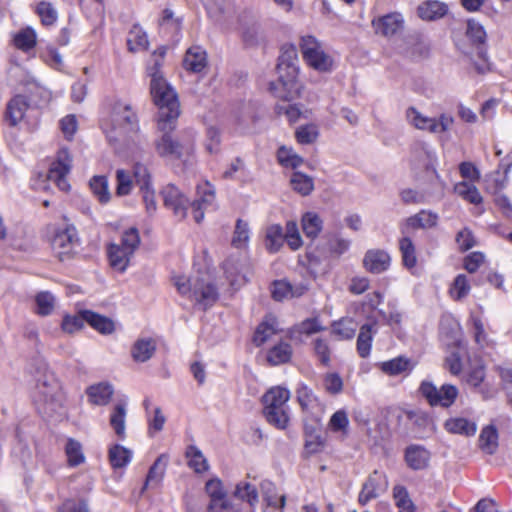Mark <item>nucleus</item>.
Wrapping results in <instances>:
<instances>
[{"mask_svg":"<svg viewBox=\"0 0 512 512\" xmlns=\"http://www.w3.org/2000/svg\"><path fill=\"white\" fill-rule=\"evenodd\" d=\"M207 64L206 52L199 46L189 48L183 60V66L191 72L202 71Z\"/></svg>","mask_w":512,"mask_h":512,"instance_id":"nucleus-28","label":"nucleus"},{"mask_svg":"<svg viewBox=\"0 0 512 512\" xmlns=\"http://www.w3.org/2000/svg\"><path fill=\"white\" fill-rule=\"evenodd\" d=\"M324 329L325 328L322 326L318 318H308L295 325L292 331L294 333L305 334L309 336Z\"/></svg>","mask_w":512,"mask_h":512,"instance_id":"nucleus-63","label":"nucleus"},{"mask_svg":"<svg viewBox=\"0 0 512 512\" xmlns=\"http://www.w3.org/2000/svg\"><path fill=\"white\" fill-rule=\"evenodd\" d=\"M278 160L281 165L291 167L293 169L299 167L303 163V158L293 152L292 149L281 147L277 153Z\"/></svg>","mask_w":512,"mask_h":512,"instance_id":"nucleus-61","label":"nucleus"},{"mask_svg":"<svg viewBox=\"0 0 512 512\" xmlns=\"http://www.w3.org/2000/svg\"><path fill=\"white\" fill-rule=\"evenodd\" d=\"M438 216L430 211L422 210L419 213L409 217L403 225L402 234H409L410 230L429 229L436 226Z\"/></svg>","mask_w":512,"mask_h":512,"instance_id":"nucleus-23","label":"nucleus"},{"mask_svg":"<svg viewBox=\"0 0 512 512\" xmlns=\"http://www.w3.org/2000/svg\"><path fill=\"white\" fill-rule=\"evenodd\" d=\"M89 187L92 194L101 204H107L111 199L108 179L103 175H95L89 181Z\"/></svg>","mask_w":512,"mask_h":512,"instance_id":"nucleus-36","label":"nucleus"},{"mask_svg":"<svg viewBox=\"0 0 512 512\" xmlns=\"http://www.w3.org/2000/svg\"><path fill=\"white\" fill-rule=\"evenodd\" d=\"M284 243L283 228L279 224H272L266 228L265 248L269 253L278 252Z\"/></svg>","mask_w":512,"mask_h":512,"instance_id":"nucleus-34","label":"nucleus"},{"mask_svg":"<svg viewBox=\"0 0 512 512\" xmlns=\"http://www.w3.org/2000/svg\"><path fill=\"white\" fill-rule=\"evenodd\" d=\"M363 264L369 272L378 274L388 269L390 265V256L384 250H369L364 256Z\"/></svg>","mask_w":512,"mask_h":512,"instance_id":"nucleus-24","label":"nucleus"},{"mask_svg":"<svg viewBox=\"0 0 512 512\" xmlns=\"http://www.w3.org/2000/svg\"><path fill=\"white\" fill-rule=\"evenodd\" d=\"M454 191L463 199L469 201L472 204H479L482 202V196L475 185L468 182L457 183L454 187Z\"/></svg>","mask_w":512,"mask_h":512,"instance_id":"nucleus-49","label":"nucleus"},{"mask_svg":"<svg viewBox=\"0 0 512 512\" xmlns=\"http://www.w3.org/2000/svg\"><path fill=\"white\" fill-rule=\"evenodd\" d=\"M168 459L169 458L166 454H161L155 460V462L148 471L142 491L145 490L147 487H155L162 481L163 476L165 474Z\"/></svg>","mask_w":512,"mask_h":512,"instance_id":"nucleus-30","label":"nucleus"},{"mask_svg":"<svg viewBox=\"0 0 512 512\" xmlns=\"http://www.w3.org/2000/svg\"><path fill=\"white\" fill-rule=\"evenodd\" d=\"M147 33L138 25L130 28V51H144L148 48Z\"/></svg>","mask_w":512,"mask_h":512,"instance_id":"nucleus-51","label":"nucleus"},{"mask_svg":"<svg viewBox=\"0 0 512 512\" xmlns=\"http://www.w3.org/2000/svg\"><path fill=\"white\" fill-rule=\"evenodd\" d=\"M178 293L194 302L199 308L206 310L218 300V290L207 275H195L187 277L176 275L172 278Z\"/></svg>","mask_w":512,"mask_h":512,"instance_id":"nucleus-5","label":"nucleus"},{"mask_svg":"<svg viewBox=\"0 0 512 512\" xmlns=\"http://www.w3.org/2000/svg\"><path fill=\"white\" fill-rule=\"evenodd\" d=\"M284 241L293 251H296L302 247L303 240L300 235L298 225L295 221H288L286 223Z\"/></svg>","mask_w":512,"mask_h":512,"instance_id":"nucleus-48","label":"nucleus"},{"mask_svg":"<svg viewBox=\"0 0 512 512\" xmlns=\"http://www.w3.org/2000/svg\"><path fill=\"white\" fill-rule=\"evenodd\" d=\"M447 10V6L442 2L426 1L418 7L417 13L422 20L434 21L445 16Z\"/></svg>","mask_w":512,"mask_h":512,"instance_id":"nucleus-31","label":"nucleus"},{"mask_svg":"<svg viewBox=\"0 0 512 512\" xmlns=\"http://www.w3.org/2000/svg\"><path fill=\"white\" fill-rule=\"evenodd\" d=\"M312 345L314 355L319 360V362L324 366H328L331 360V349L327 340L323 338H316L312 342Z\"/></svg>","mask_w":512,"mask_h":512,"instance_id":"nucleus-58","label":"nucleus"},{"mask_svg":"<svg viewBox=\"0 0 512 512\" xmlns=\"http://www.w3.org/2000/svg\"><path fill=\"white\" fill-rule=\"evenodd\" d=\"M156 349V338L148 335H142L135 340L130 354L135 362L145 363L154 356Z\"/></svg>","mask_w":512,"mask_h":512,"instance_id":"nucleus-20","label":"nucleus"},{"mask_svg":"<svg viewBox=\"0 0 512 512\" xmlns=\"http://www.w3.org/2000/svg\"><path fill=\"white\" fill-rule=\"evenodd\" d=\"M108 457L114 470L124 468L128 462V449L116 444L109 449Z\"/></svg>","mask_w":512,"mask_h":512,"instance_id":"nucleus-54","label":"nucleus"},{"mask_svg":"<svg viewBox=\"0 0 512 512\" xmlns=\"http://www.w3.org/2000/svg\"><path fill=\"white\" fill-rule=\"evenodd\" d=\"M107 254L111 267L123 273L128 266V230L122 233L121 245L111 243Z\"/></svg>","mask_w":512,"mask_h":512,"instance_id":"nucleus-17","label":"nucleus"},{"mask_svg":"<svg viewBox=\"0 0 512 512\" xmlns=\"http://www.w3.org/2000/svg\"><path fill=\"white\" fill-rule=\"evenodd\" d=\"M87 401L92 406H106L114 395V387L108 381H101L89 385L85 389Z\"/></svg>","mask_w":512,"mask_h":512,"instance_id":"nucleus-18","label":"nucleus"},{"mask_svg":"<svg viewBox=\"0 0 512 512\" xmlns=\"http://www.w3.org/2000/svg\"><path fill=\"white\" fill-rule=\"evenodd\" d=\"M185 456L187 464L195 473H204L209 469V464L202 451L195 445L187 447Z\"/></svg>","mask_w":512,"mask_h":512,"instance_id":"nucleus-38","label":"nucleus"},{"mask_svg":"<svg viewBox=\"0 0 512 512\" xmlns=\"http://www.w3.org/2000/svg\"><path fill=\"white\" fill-rule=\"evenodd\" d=\"M28 108V99L21 94L15 95L6 105L4 121L11 127L17 126L23 120Z\"/></svg>","mask_w":512,"mask_h":512,"instance_id":"nucleus-19","label":"nucleus"},{"mask_svg":"<svg viewBox=\"0 0 512 512\" xmlns=\"http://www.w3.org/2000/svg\"><path fill=\"white\" fill-rule=\"evenodd\" d=\"M430 459V452L421 445H409L404 451V460L406 465L415 471L426 469L429 466Z\"/></svg>","mask_w":512,"mask_h":512,"instance_id":"nucleus-21","label":"nucleus"},{"mask_svg":"<svg viewBox=\"0 0 512 512\" xmlns=\"http://www.w3.org/2000/svg\"><path fill=\"white\" fill-rule=\"evenodd\" d=\"M151 95L158 107V121L164 129L171 128L172 122H177L180 115L178 95L164 78L151 80Z\"/></svg>","mask_w":512,"mask_h":512,"instance_id":"nucleus-7","label":"nucleus"},{"mask_svg":"<svg viewBox=\"0 0 512 512\" xmlns=\"http://www.w3.org/2000/svg\"><path fill=\"white\" fill-rule=\"evenodd\" d=\"M478 444L482 452L493 455L499 445L497 428L492 424L483 427L479 435Z\"/></svg>","mask_w":512,"mask_h":512,"instance_id":"nucleus-26","label":"nucleus"},{"mask_svg":"<svg viewBox=\"0 0 512 512\" xmlns=\"http://www.w3.org/2000/svg\"><path fill=\"white\" fill-rule=\"evenodd\" d=\"M65 395L60 382L54 374L43 366V373L36 379L35 405L38 412L46 418L62 415Z\"/></svg>","mask_w":512,"mask_h":512,"instance_id":"nucleus-4","label":"nucleus"},{"mask_svg":"<svg viewBox=\"0 0 512 512\" xmlns=\"http://www.w3.org/2000/svg\"><path fill=\"white\" fill-rule=\"evenodd\" d=\"M234 495L237 498L246 501L252 509H254L258 503L257 489L250 483L240 482L237 484Z\"/></svg>","mask_w":512,"mask_h":512,"instance_id":"nucleus-46","label":"nucleus"},{"mask_svg":"<svg viewBox=\"0 0 512 512\" xmlns=\"http://www.w3.org/2000/svg\"><path fill=\"white\" fill-rule=\"evenodd\" d=\"M332 332L341 339H351L356 332V324L352 319H342L333 324Z\"/></svg>","mask_w":512,"mask_h":512,"instance_id":"nucleus-62","label":"nucleus"},{"mask_svg":"<svg viewBox=\"0 0 512 512\" xmlns=\"http://www.w3.org/2000/svg\"><path fill=\"white\" fill-rule=\"evenodd\" d=\"M161 29L168 33H177L180 30L181 21L175 17L171 9H164L159 20Z\"/></svg>","mask_w":512,"mask_h":512,"instance_id":"nucleus-57","label":"nucleus"},{"mask_svg":"<svg viewBox=\"0 0 512 512\" xmlns=\"http://www.w3.org/2000/svg\"><path fill=\"white\" fill-rule=\"evenodd\" d=\"M261 491L263 493L264 500L270 508H283L285 505V496L282 495L279 498L275 495L274 484L268 480L261 483Z\"/></svg>","mask_w":512,"mask_h":512,"instance_id":"nucleus-53","label":"nucleus"},{"mask_svg":"<svg viewBox=\"0 0 512 512\" xmlns=\"http://www.w3.org/2000/svg\"><path fill=\"white\" fill-rule=\"evenodd\" d=\"M176 125L177 122H172L170 125L171 128L164 129L161 127L160 123H157V129L160 135L155 141V150L162 158L186 161L185 157L191 155L193 152V145H183L173 139L171 133L176 129Z\"/></svg>","mask_w":512,"mask_h":512,"instance_id":"nucleus-8","label":"nucleus"},{"mask_svg":"<svg viewBox=\"0 0 512 512\" xmlns=\"http://www.w3.org/2000/svg\"><path fill=\"white\" fill-rule=\"evenodd\" d=\"M151 95L158 107V121L164 129L171 128L172 122H177L180 115L178 95L164 78L151 80Z\"/></svg>","mask_w":512,"mask_h":512,"instance_id":"nucleus-6","label":"nucleus"},{"mask_svg":"<svg viewBox=\"0 0 512 512\" xmlns=\"http://www.w3.org/2000/svg\"><path fill=\"white\" fill-rule=\"evenodd\" d=\"M445 429L453 434H459L463 436H474L477 431V424L464 417H453L446 420Z\"/></svg>","mask_w":512,"mask_h":512,"instance_id":"nucleus-27","label":"nucleus"},{"mask_svg":"<svg viewBox=\"0 0 512 512\" xmlns=\"http://www.w3.org/2000/svg\"><path fill=\"white\" fill-rule=\"evenodd\" d=\"M470 291V285L464 274H459L453 281L450 288V295L455 300H461L466 297Z\"/></svg>","mask_w":512,"mask_h":512,"instance_id":"nucleus-59","label":"nucleus"},{"mask_svg":"<svg viewBox=\"0 0 512 512\" xmlns=\"http://www.w3.org/2000/svg\"><path fill=\"white\" fill-rule=\"evenodd\" d=\"M290 392L284 387H272L263 396L264 407H287Z\"/></svg>","mask_w":512,"mask_h":512,"instance_id":"nucleus-37","label":"nucleus"},{"mask_svg":"<svg viewBox=\"0 0 512 512\" xmlns=\"http://www.w3.org/2000/svg\"><path fill=\"white\" fill-rule=\"evenodd\" d=\"M405 115L407 122L415 129L431 134L445 133L454 123V118L449 114L442 113L438 118L428 117L415 107H409Z\"/></svg>","mask_w":512,"mask_h":512,"instance_id":"nucleus-9","label":"nucleus"},{"mask_svg":"<svg viewBox=\"0 0 512 512\" xmlns=\"http://www.w3.org/2000/svg\"><path fill=\"white\" fill-rule=\"evenodd\" d=\"M35 12L40 17L41 23L44 26H52L56 23L58 14L53 5L46 1H41L37 4Z\"/></svg>","mask_w":512,"mask_h":512,"instance_id":"nucleus-52","label":"nucleus"},{"mask_svg":"<svg viewBox=\"0 0 512 512\" xmlns=\"http://www.w3.org/2000/svg\"><path fill=\"white\" fill-rule=\"evenodd\" d=\"M296 397L302 412L305 414L304 421L320 422L323 414V406L312 389L306 384L301 383L296 389Z\"/></svg>","mask_w":512,"mask_h":512,"instance_id":"nucleus-14","label":"nucleus"},{"mask_svg":"<svg viewBox=\"0 0 512 512\" xmlns=\"http://www.w3.org/2000/svg\"><path fill=\"white\" fill-rule=\"evenodd\" d=\"M420 392L427 399L431 406H451L458 395V389L450 384H444L437 388L431 382L423 381L420 385Z\"/></svg>","mask_w":512,"mask_h":512,"instance_id":"nucleus-13","label":"nucleus"},{"mask_svg":"<svg viewBox=\"0 0 512 512\" xmlns=\"http://www.w3.org/2000/svg\"><path fill=\"white\" fill-rule=\"evenodd\" d=\"M165 54L166 48L162 46L155 50L151 55V59L147 67V71L151 77V80L154 78H164L160 72V68L162 67Z\"/></svg>","mask_w":512,"mask_h":512,"instance_id":"nucleus-55","label":"nucleus"},{"mask_svg":"<svg viewBox=\"0 0 512 512\" xmlns=\"http://www.w3.org/2000/svg\"><path fill=\"white\" fill-rule=\"evenodd\" d=\"M13 42L17 49L28 52L36 46V33L33 29L27 28L18 32L14 36Z\"/></svg>","mask_w":512,"mask_h":512,"instance_id":"nucleus-45","label":"nucleus"},{"mask_svg":"<svg viewBox=\"0 0 512 512\" xmlns=\"http://www.w3.org/2000/svg\"><path fill=\"white\" fill-rule=\"evenodd\" d=\"M393 494L396 506L400 509V512H414V505L404 487L396 486Z\"/></svg>","mask_w":512,"mask_h":512,"instance_id":"nucleus-64","label":"nucleus"},{"mask_svg":"<svg viewBox=\"0 0 512 512\" xmlns=\"http://www.w3.org/2000/svg\"><path fill=\"white\" fill-rule=\"evenodd\" d=\"M128 105L116 103L109 119L103 120L102 129L110 143H116L127 136Z\"/></svg>","mask_w":512,"mask_h":512,"instance_id":"nucleus-11","label":"nucleus"},{"mask_svg":"<svg viewBox=\"0 0 512 512\" xmlns=\"http://www.w3.org/2000/svg\"><path fill=\"white\" fill-rule=\"evenodd\" d=\"M381 370L389 376H397L412 369L410 360L404 357H397L389 361L382 362Z\"/></svg>","mask_w":512,"mask_h":512,"instance_id":"nucleus-41","label":"nucleus"},{"mask_svg":"<svg viewBox=\"0 0 512 512\" xmlns=\"http://www.w3.org/2000/svg\"><path fill=\"white\" fill-rule=\"evenodd\" d=\"M280 331L277 318L272 314H268L257 326L253 336V343L260 347L272 340Z\"/></svg>","mask_w":512,"mask_h":512,"instance_id":"nucleus-22","label":"nucleus"},{"mask_svg":"<svg viewBox=\"0 0 512 512\" xmlns=\"http://www.w3.org/2000/svg\"><path fill=\"white\" fill-rule=\"evenodd\" d=\"M301 227L305 236L311 240L316 239L323 228V221L315 212H306L301 218Z\"/></svg>","mask_w":512,"mask_h":512,"instance_id":"nucleus-33","label":"nucleus"},{"mask_svg":"<svg viewBox=\"0 0 512 512\" xmlns=\"http://www.w3.org/2000/svg\"><path fill=\"white\" fill-rule=\"evenodd\" d=\"M373 324H364L360 328L357 338V351L362 358L367 357L371 351L373 338Z\"/></svg>","mask_w":512,"mask_h":512,"instance_id":"nucleus-44","label":"nucleus"},{"mask_svg":"<svg viewBox=\"0 0 512 512\" xmlns=\"http://www.w3.org/2000/svg\"><path fill=\"white\" fill-rule=\"evenodd\" d=\"M380 480L381 475L378 474L377 471L368 477L359 493V502L362 505L367 504L369 501L379 496V492L381 490Z\"/></svg>","mask_w":512,"mask_h":512,"instance_id":"nucleus-32","label":"nucleus"},{"mask_svg":"<svg viewBox=\"0 0 512 512\" xmlns=\"http://www.w3.org/2000/svg\"><path fill=\"white\" fill-rule=\"evenodd\" d=\"M264 416L266 420L278 429H285L289 422L287 407H264Z\"/></svg>","mask_w":512,"mask_h":512,"instance_id":"nucleus-40","label":"nucleus"},{"mask_svg":"<svg viewBox=\"0 0 512 512\" xmlns=\"http://www.w3.org/2000/svg\"><path fill=\"white\" fill-rule=\"evenodd\" d=\"M161 195L164 206L181 220L187 216V210L190 205L196 223H200L203 220L204 211L212 207L215 202V190L209 182L197 186L198 198L191 204L188 198L173 184L166 185L162 189Z\"/></svg>","mask_w":512,"mask_h":512,"instance_id":"nucleus-1","label":"nucleus"},{"mask_svg":"<svg viewBox=\"0 0 512 512\" xmlns=\"http://www.w3.org/2000/svg\"><path fill=\"white\" fill-rule=\"evenodd\" d=\"M36 313L40 316H48L53 312L55 297L48 291H42L35 297Z\"/></svg>","mask_w":512,"mask_h":512,"instance_id":"nucleus-50","label":"nucleus"},{"mask_svg":"<svg viewBox=\"0 0 512 512\" xmlns=\"http://www.w3.org/2000/svg\"><path fill=\"white\" fill-rule=\"evenodd\" d=\"M250 241V227L249 223L243 219H237L233 236L231 239L232 247L244 250L248 247Z\"/></svg>","mask_w":512,"mask_h":512,"instance_id":"nucleus-35","label":"nucleus"},{"mask_svg":"<svg viewBox=\"0 0 512 512\" xmlns=\"http://www.w3.org/2000/svg\"><path fill=\"white\" fill-rule=\"evenodd\" d=\"M399 250L404 266L408 269L414 268L417 264L416 250L408 234H403L400 238Z\"/></svg>","mask_w":512,"mask_h":512,"instance_id":"nucleus-39","label":"nucleus"},{"mask_svg":"<svg viewBox=\"0 0 512 512\" xmlns=\"http://www.w3.org/2000/svg\"><path fill=\"white\" fill-rule=\"evenodd\" d=\"M293 355V349L289 342L279 341L266 353V360L272 366L288 363Z\"/></svg>","mask_w":512,"mask_h":512,"instance_id":"nucleus-25","label":"nucleus"},{"mask_svg":"<svg viewBox=\"0 0 512 512\" xmlns=\"http://www.w3.org/2000/svg\"><path fill=\"white\" fill-rule=\"evenodd\" d=\"M71 163L72 158L69 150L62 148L58 151L57 158L48 171V178L54 181L62 191H68L70 188L66 176L70 172Z\"/></svg>","mask_w":512,"mask_h":512,"instance_id":"nucleus-15","label":"nucleus"},{"mask_svg":"<svg viewBox=\"0 0 512 512\" xmlns=\"http://www.w3.org/2000/svg\"><path fill=\"white\" fill-rule=\"evenodd\" d=\"M65 453L67 456L68 465L71 467H76L82 464L85 460L84 454L82 452V446L75 439H68L65 446Z\"/></svg>","mask_w":512,"mask_h":512,"instance_id":"nucleus-47","label":"nucleus"},{"mask_svg":"<svg viewBox=\"0 0 512 512\" xmlns=\"http://www.w3.org/2000/svg\"><path fill=\"white\" fill-rule=\"evenodd\" d=\"M372 26L376 34L389 38L402 31L404 19L400 13L393 12L375 18L372 21Z\"/></svg>","mask_w":512,"mask_h":512,"instance_id":"nucleus-16","label":"nucleus"},{"mask_svg":"<svg viewBox=\"0 0 512 512\" xmlns=\"http://www.w3.org/2000/svg\"><path fill=\"white\" fill-rule=\"evenodd\" d=\"M147 146V138L140 131L138 121L130 116V161H134L130 187L138 186L142 200L148 214L156 211L155 191L152 186L151 176L146 165L137 161L143 148Z\"/></svg>","mask_w":512,"mask_h":512,"instance_id":"nucleus-2","label":"nucleus"},{"mask_svg":"<svg viewBox=\"0 0 512 512\" xmlns=\"http://www.w3.org/2000/svg\"><path fill=\"white\" fill-rule=\"evenodd\" d=\"M82 318H84L85 322L93 329L101 334H110L114 330V323L112 320L92 310H82Z\"/></svg>","mask_w":512,"mask_h":512,"instance_id":"nucleus-29","label":"nucleus"},{"mask_svg":"<svg viewBox=\"0 0 512 512\" xmlns=\"http://www.w3.org/2000/svg\"><path fill=\"white\" fill-rule=\"evenodd\" d=\"M125 415V405L118 404L115 406L114 411L110 417V425L113 427L116 434L122 438L125 434Z\"/></svg>","mask_w":512,"mask_h":512,"instance_id":"nucleus-56","label":"nucleus"},{"mask_svg":"<svg viewBox=\"0 0 512 512\" xmlns=\"http://www.w3.org/2000/svg\"><path fill=\"white\" fill-rule=\"evenodd\" d=\"M300 49L305 62L319 72H329L333 67V59L328 55L321 43L313 36L301 39Z\"/></svg>","mask_w":512,"mask_h":512,"instance_id":"nucleus-10","label":"nucleus"},{"mask_svg":"<svg viewBox=\"0 0 512 512\" xmlns=\"http://www.w3.org/2000/svg\"><path fill=\"white\" fill-rule=\"evenodd\" d=\"M78 244L77 230L73 225H66L62 229H57L51 240L52 250L60 261L70 259Z\"/></svg>","mask_w":512,"mask_h":512,"instance_id":"nucleus-12","label":"nucleus"},{"mask_svg":"<svg viewBox=\"0 0 512 512\" xmlns=\"http://www.w3.org/2000/svg\"><path fill=\"white\" fill-rule=\"evenodd\" d=\"M298 56L293 46L284 47L278 59L276 71L277 81L269 84V91L276 97L291 101L300 96L301 85L297 81Z\"/></svg>","mask_w":512,"mask_h":512,"instance_id":"nucleus-3","label":"nucleus"},{"mask_svg":"<svg viewBox=\"0 0 512 512\" xmlns=\"http://www.w3.org/2000/svg\"><path fill=\"white\" fill-rule=\"evenodd\" d=\"M290 184L292 189L302 196L309 195L314 189L313 179L301 172H294L291 175Z\"/></svg>","mask_w":512,"mask_h":512,"instance_id":"nucleus-43","label":"nucleus"},{"mask_svg":"<svg viewBox=\"0 0 512 512\" xmlns=\"http://www.w3.org/2000/svg\"><path fill=\"white\" fill-rule=\"evenodd\" d=\"M296 139L301 144H311L319 136L318 127L314 124L302 125L296 130Z\"/></svg>","mask_w":512,"mask_h":512,"instance_id":"nucleus-60","label":"nucleus"},{"mask_svg":"<svg viewBox=\"0 0 512 512\" xmlns=\"http://www.w3.org/2000/svg\"><path fill=\"white\" fill-rule=\"evenodd\" d=\"M319 424L320 422H305V447L309 453H316L322 448L323 442L320 435L318 434Z\"/></svg>","mask_w":512,"mask_h":512,"instance_id":"nucleus-42","label":"nucleus"}]
</instances>
